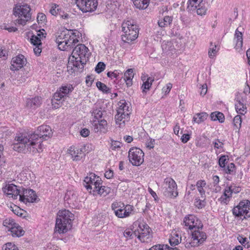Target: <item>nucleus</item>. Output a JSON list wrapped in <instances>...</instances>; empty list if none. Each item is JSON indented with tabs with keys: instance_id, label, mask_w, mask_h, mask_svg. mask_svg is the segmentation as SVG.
<instances>
[{
	"instance_id": "52",
	"label": "nucleus",
	"mask_w": 250,
	"mask_h": 250,
	"mask_svg": "<svg viewBox=\"0 0 250 250\" xmlns=\"http://www.w3.org/2000/svg\"><path fill=\"white\" fill-rule=\"evenodd\" d=\"M105 67V64L103 62H100L97 64L95 70L97 73L99 74L104 70Z\"/></svg>"
},
{
	"instance_id": "24",
	"label": "nucleus",
	"mask_w": 250,
	"mask_h": 250,
	"mask_svg": "<svg viewBox=\"0 0 250 250\" xmlns=\"http://www.w3.org/2000/svg\"><path fill=\"white\" fill-rule=\"evenodd\" d=\"M133 77L134 73L132 69H128L125 73L124 81L126 83V85L127 87H130L132 85Z\"/></svg>"
},
{
	"instance_id": "5",
	"label": "nucleus",
	"mask_w": 250,
	"mask_h": 250,
	"mask_svg": "<svg viewBox=\"0 0 250 250\" xmlns=\"http://www.w3.org/2000/svg\"><path fill=\"white\" fill-rule=\"evenodd\" d=\"M161 188L164 195L166 197L172 198L178 195L177 184L171 178L167 177L165 179Z\"/></svg>"
},
{
	"instance_id": "60",
	"label": "nucleus",
	"mask_w": 250,
	"mask_h": 250,
	"mask_svg": "<svg viewBox=\"0 0 250 250\" xmlns=\"http://www.w3.org/2000/svg\"><path fill=\"white\" fill-rule=\"evenodd\" d=\"M121 146V143L116 141H113L111 142V147L112 150H115L116 148H119Z\"/></svg>"
},
{
	"instance_id": "17",
	"label": "nucleus",
	"mask_w": 250,
	"mask_h": 250,
	"mask_svg": "<svg viewBox=\"0 0 250 250\" xmlns=\"http://www.w3.org/2000/svg\"><path fill=\"white\" fill-rule=\"evenodd\" d=\"M86 146L83 145L81 147L71 146L68 150V153L71 156L73 161H80L85 156Z\"/></svg>"
},
{
	"instance_id": "31",
	"label": "nucleus",
	"mask_w": 250,
	"mask_h": 250,
	"mask_svg": "<svg viewBox=\"0 0 250 250\" xmlns=\"http://www.w3.org/2000/svg\"><path fill=\"white\" fill-rule=\"evenodd\" d=\"M208 116V114L205 112L197 113L193 117V121L199 124L206 120Z\"/></svg>"
},
{
	"instance_id": "32",
	"label": "nucleus",
	"mask_w": 250,
	"mask_h": 250,
	"mask_svg": "<svg viewBox=\"0 0 250 250\" xmlns=\"http://www.w3.org/2000/svg\"><path fill=\"white\" fill-rule=\"evenodd\" d=\"M206 185V182L205 180H200L197 182L196 186L197 187L198 191L200 193L201 198L206 197L205 191L204 188Z\"/></svg>"
},
{
	"instance_id": "29",
	"label": "nucleus",
	"mask_w": 250,
	"mask_h": 250,
	"mask_svg": "<svg viewBox=\"0 0 250 250\" xmlns=\"http://www.w3.org/2000/svg\"><path fill=\"white\" fill-rule=\"evenodd\" d=\"M232 187H229L225 190L223 195L221 197L220 200L221 202L227 204L229 202V199L231 197V194L233 193L231 190Z\"/></svg>"
},
{
	"instance_id": "9",
	"label": "nucleus",
	"mask_w": 250,
	"mask_h": 250,
	"mask_svg": "<svg viewBox=\"0 0 250 250\" xmlns=\"http://www.w3.org/2000/svg\"><path fill=\"white\" fill-rule=\"evenodd\" d=\"M144 157L143 151L139 148L132 147L128 151L129 161L133 166H140L144 162Z\"/></svg>"
},
{
	"instance_id": "22",
	"label": "nucleus",
	"mask_w": 250,
	"mask_h": 250,
	"mask_svg": "<svg viewBox=\"0 0 250 250\" xmlns=\"http://www.w3.org/2000/svg\"><path fill=\"white\" fill-rule=\"evenodd\" d=\"M70 57L69 58L68 63L70 64L71 63L74 67L77 68L78 69H83L84 67V64L86 63V60L84 61L83 59L81 57H77L75 56V58L73 61H71Z\"/></svg>"
},
{
	"instance_id": "10",
	"label": "nucleus",
	"mask_w": 250,
	"mask_h": 250,
	"mask_svg": "<svg viewBox=\"0 0 250 250\" xmlns=\"http://www.w3.org/2000/svg\"><path fill=\"white\" fill-rule=\"evenodd\" d=\"M102 184L101 179L94 173H90L88 176L85 177L83 180V185L87 190H92L93 194L100 186Z\"/></svg>"
},
{
	"instance_id": "64",
	"label": "nucleus",
	"mask_w": 250,
	"mask_h": 250,
	"mask_svg": "<svg viewBox=\"0 0 250 250\" xmlns=\"http://www.w3.org/2000/svg\"><path fill=\"white\" fill-rule=\"evenodd\" d=\"M190 135L184 134L181 137V140L183 143H186L190 139Z\"/></svg>"
},
{
	"instance_id": "39",
	"label": "nucleus",
	"mask_w": 250,
	"mask_h": 250,
	"mask_svg": "<svg viewBox=\"0 0 250 250\" xmlns=\"http://www.w3.org/2000/svg\"><path fill=\"white\" fill-rule=\"evenodd\" d=\"M16 223L14 220L10 218L5 219L3 222L4 227L7 228L8 231H10L11 229L15 226Z\"/></svg>"
},
{
	"instance_id": "6",
	"label": "nucleus",
	"mask_w": 250,
	"mask_h": 250,
	"mask_svg": "<svg viewBox=\"0 0 250 250\" xmlns=\"http://www.w3.org/2000/svg\"><path fill=\"white\" fill-rule=\"evenodd\" d=\"M203 228H199L191 231L190 241L187 243V247H198L202 244L207 239L206 233L202 231Z\"/></svg>"
},
{
	"instance_id": "59",
	"label": "nucleus",
	"mask_w": 250,
	"mask_h": 250,
	"mask_svg": "<svg viewBox=\"0 0 250 250\" xmlns=\"http://www.w3.org/2000/svg\"><path fill=\"white\" fill-rule=\"evenodd\" d=\"M94 76L92 75L87 76L86 77L85 83L88 86H90L94 80Z\"/></svg>"
},
{
	"instance_id": "25",
	"label": "nucleus",
	"mask_w": 250,
	"mask_h": 250,
	"mask_svg": "<svg viewBox=\"0 0 250 250\" xmlns=\"http://www.w3.org/2000/svg\"><path fill=\"white\" fill-rule=\"evenodd\" d=\"M235 109L238 113L244 115L247 112V107L238 97L236 98L235 104Z\"/></svg>"
},
{
	"instance_id": "12",
	"label": "nucleus",
	"mask_w": 250,
	"mask_h": 250,
	"mask_svg": "<svg viewBox=\"0 0 250 250\" xmlns=\"http://www.w3.org/2000/svg\"><path fill=\"white\" fill-rule=\"evenodd\" d=\"M183 224L187 228L186 229L193 230L196 229H199V228H203L201 221L192 214H189L185 217Z\"/></svg>"
},
{
	"instance_id": "26",
	"label": "nucleus",
	"mask_w": 250,
	"mask_h": 250,
	"mask_svg": "<svg viewBox=\"0 0 250 250\" xmlns=\"http://www.w3.org/2000/svg\"><path fill=\"white\" fill-rule=\"evenodd\" d=\"M66 41L64 47H67V49L73 47L79 42V40L76 38V33L72 30V35L70 39H68Z\"/></svg>"
},
{
	"instance_id": "30",
	"label": "nucleus",
	"mask_w": 250,
	"mask_h": 250,
	"mask_svg": "<svg viewBox=\"0 0 250 250\" xmlns=\"http://www.w3.org/2000/svg\"><path fill=\"white\" fill-rule=\"evenodd\" d=\"M234 38L236 39V49L240 48L243 45V38L242 33L239 31L238 29H236L235 32Z\"/></svg>"
},
{
	"instance_id": "28",
	"label": "nucleus",
	"mask_w": 250,
	"mask_h": 250,
	"mask_svg": "<svg viewBox=\"0 0 250 250\" xmlns=\"http://www.w3.org/2000/svg\"><path fill=\"white\" fill-rule=\"evenodd\" d=\"M13 236L20 237L23 235L24 231L22 228L16 223L15 226L10 231Z\"/></svg>"
},
{
	"instance_id": "33",
	"label": "nucleus",
	"mask_w": 250,
	"mask_h": 250,
	"mask_svg": "<svg viewBox=\"0 0 250 250\" xmlns=\"http://www.w3.org/2000/svg\"><path fill=\"white\" fill-rule=\"evenodd\" d=\"M91 112L92 115L96 119L99 120L103 116L104 112H105V111H103L101 107H98L97 106H95Z\"/></svg>"
},
{
	"instance_id": "35",
	"label": "nucleus",
	"mask_w": 250,
	"mask_h": 250,
	"mask_svg": "<svg viewBox=\"0 0 250 250\" xmlns=\"http://www.w3.org/2000/svg\"><path fill=\"white\" fill-rule=\"evenodd\" d=\"M210 118L212 121H219L220 123H223L225 120V116L222 113L215 112H212L210 114Z\"/></svg>"
},
{
	"instance_id": "18",
	"label": "nucleus",
	"mask_w": 250,
	"mask_h": 250,
	"mask_svg": "<svg viewBox=\"0 0 250 250\" xmlns=\"http://www.w3.org/2000/svg\"><path fill=\"white\" fill-rule=\"evenodd\" d=\"M88 51V49L87 47H86L84 44H79L76 45L72 53L71 56H70V59L71 61H73L74 58L75 57H81V58L83 59V58H85L86 55V53Z\"/></svg>"
},
{
	"instance_id": "40",
	"label": "nucleus",
	"mask_w": 250,
	"mask_h": 250,
	"mask_svg": "<svg viewBox=\"0 0 250 250\" xmlns=\"http://www.w3.org/2000/svg\"><path fill=\"white\" fill-rule=\"evenodd\" d=\"M111 191V188L109 187L105 186H100L96 190V192L100 195H103L105 196L108 194Z\"/></svg>"
},
{
	"instance_id": "27",
	"label": "nucleus",
	"mask_w": 250,
	"mask_h": 250,
	"mask_svg": "<svg viewBox=\"0 0 250 250\" xmlns=\"http://www.w3.org/2000/svg\"><path fill=\"white\" fill-rule=\"evenodd\" d=\"M126 117H124V114H119L117 112L115 116L116 124L119 125L120 127H123L125 126V122L127 121L129 119V118Z\"/></svg>"
},
{
	"instance_id": "13",
	"label": "nucleus",
	"mask_w": 250,
	"mask_h": 250,
	"mask_svg": "<svg viewBox=\"0 0 250 250\" xmlns=\"http://www.w3.org/2000/svg\"><path fill=\"white\" fill-rule=\"evenodd\" d=\"M77 6L83 12H92L96 10L97 0H75Z\"/></svg>"
},
{
	"instance_id": "62",
	"label": "nucleus",
	"mask_w": 250,
	"mask_h": 250,
	"mask_svg": "<svg viewBox=\"0 0 250 250\" xmlns=\"http://www.w3.org/2000/svg\"><path fill=\"white\" fill-rule=\"evenodd\" d=\"M155 142L154 139H150L146 143V147L149 149L153 148L154 147Z\"/></svg>"
},
{
	"instance_id": "56",
	"label": "nucleus",
	"mask_w": 250,
	"mask_h": 250,
	"mask_svg": "<svg viewBox=\"0 0 250 250\" xmlns=\"http://www.w3.org/2000/svg\"><path fill=\"white\" fill-rule=\"evenodd\" d=\"M124 212V207L120 208H117L115 211L114 213L115 215L118 218H125V215L123 214Z\"/></svg>"
},
{
	"instance_id": "44",
	"label": "nucleus",
	"mask_w": 250,
	"mask_h": 250,
	"mask_svg": "<svg viewBox=\"0 0 250 250\" xmlns=\"http://www.w3.org/2000/svg\"><path fill=\"white\" fill-rule=\"evenodd\" d=\"M198 0H188V6L187 9L188 11H194L198 7L197 1Z\"/></svg>"
},
{
	"instance_id": "48",
	"label": "nucleus",
	"mask_w": 250,
	"mask_h": 250,
	"mask_svg": "<svg viewBox=\"0 0 250 250\" xmlns=\"http://www.w3.org/2000/svg\"><path fill=\"white\" fill-rule=\"evenodd\" d=\"M137 230L132 232L131 230L126 229L124 232V235L127 239H133L134 236H137Z\"/></svg>"
},
{
	"instance_id": "2",
	"label": "nucleus",
	"mask_w": 250,
	"mask_h": 250,
	"mask_svg": "<svg viewBox=\"0 0 250 250\" xmlns=\"http://www.w3.org/2000/svg\"><path fill=\"white\" fill-rule=\"evenodd\" d=\"M74 219V215L68 210H60L57 214L56 221L55 230L59 233L67 231L71 227V222Z\"/></svg>"
},
{
	"instance_id": "1",
	"label": "nucleus",
	"mask_w": 250,
	"mask_h": 250,
	"mask_svg": "<svg viewBox=\"0 0 250 250\" xmlns=\"http://www.w3.org/2000/svg\"><path fill=\"white\" fill-rule=\"evenodd\" d=\"M52 132L50 127L47 125H42L38 127L37 133H32L28 135L23 134L16 137L17 143H15L13 149L18 152L24 153L27 152L34 154L42 149V144L40 139L46 140L52 136Z\"/></svg>"
},
{
	"instance_id": "53",
	"label": "nucleus",
	"mask_w": 250,
	"mask_h": 250,
	"mask_svg": "<svg viewBox=\"0 0 250 250\" xmlns=\"http://www.w3.org/2000/svg\"><path fill=\"white\" fill-rule=\"evenodd\" d=\"M125 206V204L123 203H122L121 202H114L111 204V208L113 210H114V212L117 209V208H124Z\"/></svg>"
},
{
	"instance_id": "16",
	"label": "nucleus",
	"mask_w": 250,
	"mask_h": 250,
	"mask_svg": "<svg viewBox=\"0 0 250 250\" xmlns=\"http://www.w3.org/2000/svg\"><path fill=\"white\" fill-rule=\"evenodd\" d=\"M21 187H18L14 184H8L2 188V191L8 197L16 199L21 193Z\"/></svg>"
},
{
	"instance_id": "43",
	"label": "nucleus",
	"mask_w": 250,
	"mask_h": 250,
	"mask_svg": "<svg viewBox=\"0 0 250 250\" xmlns=\"http://www.w3.org/2000/svg\"><path fill=\"white\" fill-rule=\"evenodd\" d=\"M153 81V79L151 77H148L147 78L146 80L144 82L142 88L143 89L142 91L143 93L146 92V89H149L150 88L152 83Z\"/></svg>"
},
{
	"instance_id": "50",
	"label": "nucleus",
	"mask_w": 250,
	"mask_h": 250,
	"mask_svg": "<svg viewBox=\"0 0 250 250\" xmlns=\"http://www.w3.org/2000/svg\"><path fill=\"white\" fill-rule=\"evenodd\" d=\"M228 162V159L225 155L221 156L219 159V166L223 168L226 166V164Z\"/></svg>"
},
{
	"instance_id": "14",
	"label": "nucleus",
	"mask_w": 250,
	"mask_h": 250,
	"mask_svg": "<svg viewBox=\"0 0 250 250\" xmlns=\"http://www.w3.org/2000/svg\"><path fill=\"white\" fill-rule=\"evenodd\" d=\"M19 198L20 200L24 203H33L36 200L37 195L33 189H27L21 187Z\"/></svg>"
},
{
	"instance_id": "57",
	"label": "nucleus",
	"mask_w": 250,
	"mask_h": 250,
	"mask_svg": "<svg viewBox=\"0 0 250 250\" xmlns=\"http://www.w3.org/2000/svg\"><path fill=\"white\" fill-rule=\"evenodd\" d=\"M59 6L57 5L56 4H54L50 10V12L52 15H58L59 12L61 11L59 10V9L57 7H58Z\"/></svg>"
},
{
	"instance_id": "8",
	"label": "nucleus",
	"mask_w": 250,
	"mask_h": 250,
	"mask_svg": "<svg viewBox=\"0 0 250 250\" xmlns=\"http://www.w3.org/2000/svg\"><path fill=\"white\" fill-rule=\"evenodd\" d=\"M73 90V87L71 84H67L60 87L59 91H57L54 93L53 99L52 100V104L53 107L59 108L60 106V100L62 98L66 97Z\"/></svg>"
},
{
	"instance_id": "37",
	"label": "nucleus",
	"mask_w": 250,
	"mask_h": 250,
	"mask_svg": "<svg viewBox=\"0 0 250 250\" xmlns=\"http://www.w3.org/2000/svg\"><path fill=\"white\" fill-rule=\"evenodd\" d=\"M172 21V18L169 16H165L163 20L159 21L158 25L161 27H167L169 25Z\"/></svg>"
},
{
	"instance_id": "36",
	"label": "nucleus",
	"mask_w": 250,
	"mask_h": 250,
	"mask_svg": "<svg viewBox=\"0 0 250 250\" xmlns=\"http://www.w3.org/2000/svg\"><path fill=\"white\" fill-rule=\"evenodd\" d=\"M181 241V237L176 232L171 235L169 239V242L171 246H174L179 244Z\"/></svg>"
},
{
	"instance_id": "51",
	"label": "nucleus",
	"mask_w": 250,
	"mask_h": 250,
	"mask_svg": "<svg viewBox=\"0 0 250 250\" xmlns=\"http://www.w3.org/2000/svg\"><path fill=\"white\" fill-rule=\"evenodd\" d=\"M242 123V119L241 116L239 115H236L233 119L234 125L236 127L237 129H239L241 127Z\"/></svg>"
},
{
	"instance_id": "41",
	"label": "nucleus",
	"mask_w": 250,
	"mask_h": 250,
	"mask_svg": "<svg viewBox=\"0 0 250 250\" xmlns=\"http://www.w3.org/2000/svg\"><path fill=\"white\" fill-rule=\"evenodd\" d=\"M223 170L227 174L233 175L235 173V165L232 163H229L227 167H224Z\"/></svg>"
},
{
	"instance_id": "42",
	"label": "nucleus",
	"mask_w": 250,
	"mask_h": 250,
	"mask_svg": "<svg viewBox=\"0 0 250 250\" xmlns=\"http://www.w3.org/2000/svg\"><path fill=\"white\" fill-rule=\"evenodd\" d=\"M64 198L66 200H70L71 202H75L77 199V193L72 191H67L66 193Z\"/></svg>"
},
{
	"instance_id": "3",
	"label": "nucleus",
	"mask_w": 250,
	"mask_h": 250,
	"mask_svg": "<svg viewBox=\"0 0 250 250\" xmlns=\"http://www.w3.org/2000/svg\"><path fill=\"white\" fill-rule=\"evenodd\" d=\"M122 30L124 33L122 35V40L125 43H129L138 36V26L132 21H125L122 24Z\"/></svg>"
},
{
	"instance_id": "61",
	"label": "nucleus",
	"mask_w": 250,
	"mask_h": 250,
	"mask_svg": "<svg viewBox=\"0 0 250 250\" xmlns=\"http://www.w3.org/2000/svg\"><path fill=\"white\" fill-rule=\"evenodd\" d=\"M119 73L117 70H115L113 72H108L107 73V76L111 78V79L116 78L117 79L118 77Z\"/></svg>"
},
{
	"instance_id": "4",
	"label": "nucleus",
	"mask_w": 250,
	"mask_h": 250,
	"mask_svg": "<svg viewBox=\"0 0 250 250\" xmlns=\"http://www.w3.org/2000/svg\"><path fill=\"white\" fill-rule=\"evenodd\" d=\"M30 11L31 9L27 4L16 6L13 10L14 15L16 17L18 16L20 18L15 21L16 22L22 25H25L26 22L31 19Z\"/></svg>"
},
{
	"instance_id": "49",
	"label": "nucleus",
	"mask_w": 250,
	"mask_h": 250,
	"mask_svg": "<svg viewBox=\"0 0 250 250\" xmlns=\"http://www.w3.org/2000/svg\"><path fill=\"white\" fill-rule=\"evenodd\" d=\"M3 250H19L18 248L11 242L5 244L3 247Z\"/></svg>"
},
{
	"instance_id": "58",
	"label": "nucleus",
	"mask_w": 250,
	"mask_h": 250,
	"mask_svg": "<svg viewBox=\"0 0 250 250\" xmlns=\"http://www.w3.org/2000/svg\"><path fill=\"white\" fill-rule=\"evenodd\" d=\"M13 211L14 213L16 214L17 215L20 216V217H24V216H23L24 210L23 209H21L18 207H15V209H13Z\"/></svg>"
},
{
	"instance_id": "63",
	"label": "nucleus",
	"mask_w": 250,
	"mask_h": 250,
	"mask_svg": "<svg viewBox=\"0 0 250 250\" xmlns=\"http://www.w3.org/2000/svg\"><path fill=\"white\" fill-rule=\"evenodd\" d=\"M172 88V84L170 83H167L166 86L164 87L162 89L163 92L166 94L168 93Z\"/></svg>"
},
{
	"instance_id": "20",
	"label": "nucleus",
	"mask_w": 250,
	"mask_h": 250,
	"mask_svg": "<svg viewBox=\"0 0 250 250\" xmlns=\"http://www.w3.org/2000/svg\"><path fill=\"white\" fill-rule=\"evenodd\" d=\"M119 107L117 110V112L119 114H124V117L129 118V115L131 113L130 104L126 102L125 100H121L120 101Z\"/></svg>"
},
{
	"instance_id": "54",
	"label": "nucleus",
	"mask_w": 250,
	"mask_h": 250,
	"mask_svg": "<svg viewBox=\"0 0 250 250\" xmlns=\"http://www.w3.org/2000/svg\"><path fill=\"white\" fill-rule=\"evenodd\" d=\"M37 21L39 24L44 23L46 21V17L45 15L41 13H39L37 18Z\"/></svg>"
},
{
	"instance_id": "11",
	"label": "nucleus",
	"mask_w": 250,
	"mask_h": 250,
	"mask_svg": "<svg viewBox=\"0 0 250 250\" xmlns=\"http://www.w3.org/2000/svg\"><path fill=\"white\" fill-rule=\"evenodd\" d=\"M151 229L147 224H140L137 229V238L142 242L148 243L151 240Z\"/></svg>"
},
{
	"instance_id": "46",
	"label": "nucleus",
	"mask_w": 250,
	"mask_h": 250,
	"mask_svg": "<svg viewBox=\"0 0 250 250\" xmlns=\"http://www.w3.org/2000/svg\"><path fill=\"white\" fill-rule=\"evenodd\" d=\"M133 207L132 206L127 205L124 206V212L123 214L125 217H128L130 215L133 210Z\"/></svg>"
},
{
	"instance_id": "23",
	"label": "nucleus",
	"mask_w": 250,
	"mask_h": 250,
	"mask_svg": "<svg viewBox=\"0 0 250 250\" xmlns=\"http://www.w3.org/2000/svg\"><path fill=\"white\" fill-rule=\"evenodd\" d=\"M42 103V99L40 97L28 99L26 101V106L29 108H36L39 107Z\"/></svg>"
},
{
	"instance_id": "38",
	"label": "nucleus",
	"mask_w": 250,
	"mask_h": 250,
	"mask_svg": "<svg viewBox=\"0 0 250 250\" xmlns=\"http://www.w3.org/2000/svg\"><path fill=\"white\" fill-rule=\"evenodd\" d=\"M96 86L99 90L104 93L108 94L111 93V89L108 87L104 83L101 82H97L96 83Z\"/></svg>"
},
{
	"instance_id": "34",
	"label": "nucleus",
	"mask_w": 250,
	"mask_h": 250,
	"mask_svg": "<svg viewBox=\"0 0 250 250\" xmlns=\"http://www.w3.org/2000/svg\"><path fill=\"white\" fill-rule=\"evenodd\" d=\"M133 3L137 8L145 9L146 8L148 5L149 0H137L134 1Z\"/></svg>"
},
{
	"instance_id": "19",
	"label": "nucleus",
	"mask_w": 250,
	"mask_h": 250,
	"mask_svg": "<svg viewBox=\"0 0 250 250\" xmlns=\"http://www.w3.org/2000/svg\"><path fill=\"white\" fill-rule=\"evenodd\" d=\"M26 59L22 55H19L15 58L12 59L10 69L12 71L18 70L22 68L25 64Z\"/></svg>"
},
{
	"instance_id": "47",
	"label": "nucleus",
	"mask_w": 250,
	"mask_h": 250,
	"mask_svg": "<svg viewBox=\"0 0 250 250\" xmlns=\"http://www.w3.org/2000/svg\"><path fill=\"white\" fill-rule=\"evenodd\" d=\"M30 42L35 46H40L42 45L41 39L36 35H33L30 38Z\"/></svg>"
},
{
	"instance_id": "55",
	"label": "nucleus",
	"mask_w": 250,
	"mask_h": 250,
	"mask_svg": "<svg viewBox=\"0 0 250 250\" xmlns=\"http://www.w3.org/2000/svg\"><path fill=\"white\" fill-rule=\"evenodd\" d=\"M196 10L198 15H203L206 14L207 9L205 7H203L200 4H198Z\"/></svg>"
},
{
	"instance_id": "45",
	"label": "nucleus",
	"mask_w": 250,
	"mask_h": 250,
	"mask_svg": "<svg viewBox=\"0 0 250 250\" xmlns=\"http://www.w3.org/2000/svg\"><path fill=\"white\" fill-rule=\"evenodd\" d=\"M203 199H200L198 198L195 199L194 202L195 206L199 209L205 207L206 205L205 198L206 197L202 198Z\"/></svg>"
},
{
	"instance_id": "15",
	"label": "nucleus",
	"mask_w": 250,
	"mask_h": 250,
	"mask_svg": "<svg viewBox=\"0 0 250 250\" xmlns=\"http://www.w3.org/2000/svg\"><path fill=\"white\" fill-rule=\"evenodd\" d=\"M72 35V30H64L62 31L56 39V42L58 44V48L61 50H65L67 49V47H64L66 41L70 39Z\"/></svg>"
},
{
	"instance_id": "21",
	"label": "nucleus",
	"mask_w": 250,
	"mask_h": 250,
	"mask_svg": "<svg viewBox=\"0 0 250 250\" xmlns=\"http://www.w3.org/2000/svg\"><path fill=\"white\" fill-rule=\"evenodd\" d=\"M94 131L95 132L105 133L107 131V122L105 120H101L100 121L93 122Z\"/></svg>"
},
{
	"instance_id": "7",
	"label": "nucleus",
	"mask_w": 250,
	"mask_h": 250,
	"mask_svg": "<svg viewBox=\"0 0 250 250\" xmlns=\"http://www.w3.org/2000/svg\"><path fill=\"white\" fill-rule=\"evenodd\" d=\"M232 213L238 217L243 216L242 219L250 218V201L248 200L241 201L233 208Z\"/></svg>"
}]
</instances>
